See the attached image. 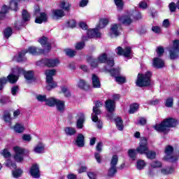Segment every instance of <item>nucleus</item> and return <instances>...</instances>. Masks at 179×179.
<instances>
[{"label": "nucleus", "instance_id": "obj_7", "mask_svg": "<svg viewBox=\"0 0 179 179\" xmlns=\"http://www.w3.org/2000/svg\"><path fill=\"white\" fill-rule=\"evenodd\" d=\"M148 150V140L146 138L143 137L140 141L139 146L136 148V151L140 153V155H146Z\"/></svg>", "mask_w": 179, "mask_h": 179}, {"label": "nucleus", "instance_id": "obj_1", "mask_svg": "<svg viewBox=\"0 0 179 179\" xmlns=\"http://www.w3.org/2000/svg\"><path fill=\"white\" fill-rule=\"evenodd\" d=\"M23 74L27 80H31L33 79V71H24V69L20 67H16L13 70V73L8 75L7 78L3 77L0 78V90L3 89L6 83L9 82L10 83H15L19 79V75Z\"/></svg>", "mask_w": 179, "mask_h": 179}, {"label": "nucleus", "instance_id": "obj_56", "mask_svg": "<svg viewBox=\"0 0 179 179\" xmlns=\"http://www.w3.org/2000/svg\"><path fill=\"white\" fill-rule=\"evenodd\" d=\"M157 54L158 57H162L164 54V49L162 47H158L157 48Z\"/></svg>", "mask_w": 179, "mask_h": 179}, {"label": "nucleus", "instance_id": "obj_62", "mask_svg": "<svg viewBox=\"0 0 179 179\" xmlns=\"http://www.w3.org/2000/svg\"><path fill=\"white\" fill-rule=\"evenodd\" d=\"M152 30L154 33H161L162 29H160V27L155 26L152 27Z\"/></svg>", "mask_w": 179, "mask_h": 179}, {"label": "nucleus", "instance_id": "obj_45", "mask_svg": "<svg viewBox=\"0 0 179 179\" xmlns=\"http://www.w3.org/2000/svg\"><path fill=\"white\" fill-rule=\"evenodd\" d=\"M128 155L129 158L131 159L132 160H135V159H136V151L135 150H129Z\"/></svg>", "mask_w": 179, "mask_h": 179}, {"label": "nucleus", "instance_id": "obj_21", "mask_svg": "<svg viewBox=\"0 0 179 179\" xmlns=\"http://www.w3.org/2000/svg\"><path fill=\"white\" fill-rule=\"evenodd\" d=\"M56 108L59 113H64L65 111V101L57 99L56 102Z\"/></svg>", "mask_w": 179, "mask_h": 179}, {"label": "nucleus", "instance_id": "obj_3", "mask_svg": "<svg viewBox=\"0 0 179 179\" xmlns=\"http://www.w3.org/2000/svg\"><path fill=\"white\" fill-rule=\"evenodd\" d=\"M100 107H103V103L97 101L95 103V106L93 107V113H92V120L93 122H96L97 128L101 129L103 128V122L99 119L97 115L101 114V110H100Z\"/></svg>", "mask_w": 179, "mask_h": 179}, {"label": "nucleus", "instance_id": "obj_5", "mask_svg": "<svg viewBox=\"0 0 179 179\" xmlns=\"http://www.w3.org/2000/svg\"><path fill=\"white\" fill-rule=\"evenodd\" d=\"M27 52L31 54V55H38V54H44V50H40L34 46H31L28 48L27 50H22L18 53V56L17 57V62H22V61H24V59H26L24 55H26Z\"/></svg>", "mask_w": 179, "mask_h": 179}, {"label": "nucleus", "instance_id": "obj_28", "mask_svg": "<svg viewBox=\"0 0 179 179\" xmlns=\"http://www.w3.org/2000/svg\"><path fill=\"white\" fill-rule=\"evenodd\" d=\"M13 129L17 134H22L24 131V126L22 124L17 123L14 127H13Z\"/></svg>", "mask_w": 179, "mask_h": 179}, {"label": "nucleus", "instance_id": "obj_22", "mask_svg": "<svg viewBox=\"0 0 179 179\" xmlns=\"http://www.w3.org/2000/svg\"><path fill=\"white\" fill-rule=\"evenodd\" d=\"M45 146L43 143L39 142L34 148V152L35 153H44Z\"/></svg>", "mask_w": 179, "mask_h": 179}, {"label": "nucleus", "instance_id": "obj_64", "mask_svg": "<svg viewBox=\"0 0 179 179\" xmlns=\"http://www.w3.org/2000/svg\"><path fill=\"white\" fill-rule=\"evenodd\" d=\"M133 16L134 17H135V19H141V17H142V15H141V13H138V11H135L133 13Z\"/></svg>", "mask_w": 179, "mask_h": 179}, {"label": "nucleus", "instance_id": "obj_29", "mask_svg": "<svg viewBox=\"0 0 179 179\" xmlns=\"http://www.w3.org/2000/svg\"><path fill=\"white\" fill-rule=\"evenodd\" d=\"M59 6L64 10L68 11V10H69V9L71 8V3H69V2L63 0V1H60V4Z\"/></svg>", "mask_w": 179, "mask_h": 179}, {"label": "nucleus", "instance_id": "obj_27", "mask_svg": "<svg viewBox=\"0 0 179 179\" xmlns=\"http://www.w3.org/2000/svg\"><path fill=\"white\" fill-rule=\"evenodd\" d=\"M79 89H83V90H87L89 89V84L86 83L84 80H80L77 84Z\"/></svg>", "mask_w": 179, "mask_h": 179}, {"label": "nucleus", "instance_id": "obj_36", "mask_svg": "<svg viewBox=\"0 0 179 179\" xmlns=\"http://www.w3.org/2000/svg\"><path fill=\"white\" fill-rule=\"evenodd\" d=\"M117 173V166H111L110 167L108 176V177H114L115 176V173Z\"/></svg>", "mask_w": 179, "mask_h": 179}, {"label": "nucleus", "instance_id": "obj_8", "mask_svg": "<svg viewBox=\"0 0 179 179\" xmlns=\"http://www.w3.org/2000/svg\"><path fill=\"white\" fill-rule=\"evenodd\" d=\"M115 52L117 55H123V57H126V58H132V49L131 47H126L123 49L119 46L115 50Z\"/></svg>", "mask_w": 179, "mask_h": 179}, {"label": "nucleus", "instance_id": "obj_57", "mask_svg": "<svg viewBox=\"0 0 179 179\" xmlns=\"http://www.w3.org/2000/svg\"><path fill=\"white\" fill-rule=\"evenodd\" d=\"M67 24L69 27L73 29V27L76 26V21H75L74 20H71L67 22Z\"/></svg>", "mask_w": 179, "mask_h": 179}, {"label": "nucleus", "instance_id": "obj_40", "mask_svg": "<svg viewBox=\"0 0 179 179\" xmlns=\"http://www.w3.org/2000/svg\"><path fill=\"white\" fill-rule=\"evenodd\" d=\"M145 166H146V162L144 160L139 159L137 162V169L138 170H143L145 169Z\"/></svg>", "mask_w": 179, "mask_h": 179}, {"label": "nucleus", "instance_id": "obj_16", "mask_svg": "<svg viewBox=\"0 0 179 179\" xmlns=\"http://www.w3.org/2000/svg\"><path fill=\"white\" fill-rule=\"evenodd\" d=\"M31 176L34 177V178H38L40 177V169L38 168V165L34 164L30 169Z\"/></svg>", "mask_w": 179, "mask_h": 179}, {"label": "nucleus", "instance_id": "obj_41", "mask_svg": "<svg viewBox=\"0 0 179 179\" xmlns=\"http://www.w3.org/2000/svg\"><path fill=\"white\" fill-rule=\"evenodd\" d=\"M88 62L90 64L91 66L93 68H96L97 65H99V60L98 59H93V58H90L88 59Z\"/></svg>", "mask_w": 179, "mask_h": 179}, {"label": "nucleus", "instance_id": "obj_42", "mask_svg": "<svg viewBox=\"0 0 179 179\" xmlns=\"http://www.w3.org/2000/svg\"><path fill=\"white\" fill-rule=\"evenodd\" d=\"M106 71H108V72H110L112 76H115V78L120 75V68H118V69H113L112 70L106 69Z\"/></svg>", "mask_w": 179, "mask_h": 179}, {"label": "nucleus", "instance_id": "obj_34", "mask_svg": "<svg viewBox=\"0 0 179 179\" xmlns=\"http://www.w3.org/2000/svg\"><path fill=\"white\" fill-rule=\"evenodd\" d=\"M64 131L66 135H69L70 136L76 134V129L73 127H66Z\"/></svg>", "mask_w": 179, "mask_h": 179}, {"label": "nucleus", "instance_id": "obj_31", "mask_svg": "<svg viewBox=\"0 0 179 179\" xmlns=\"http://www.w3.org/2000/svg\"><path fill=\"white\" fill-rule=\"evenodd\" d=\"M108 24V19L102 18L99 20V24L96 27L97 29H104L105 26Z\"/></svg>", "mask_w": 179, "mask_h": 179}, {"label": "nucleus", "instance_id": "obj_48", "mask_svg": "<svg viewBox=\"0 0 179 179\" xmlns=\"http://www.w3.org/2000/svg\"><path fill=\"white\" fill-rule=\"evenodd\" d=\"M64 52H65L66 55L70 57H75V55H76V51L71 50V49H66L64 50Z\"/></svg>", "mask_w": 179, "mask_h": 179}, {"label": "nucleus", "instance_id": "obj_9", "mask_svg": "<svg viewBox=\"0 0 179 179\" xmlns=\"http://www.w3.org/2000/svg\"><path fill=\"white\" fill-rule=\"evenodd\" d=\"M179 41H173V45L172 47L169 48V55L171 59H177L178 58V52H179Z\"/></svg>", "mask_w": 179, "mask_h": 179}, {"label": "nucleus", "instance_id": "obj_24", "mask_svg": "<svg viewBox=\"0 0 179 179\" xmlns=\"http://www.w3.org/2000/svg\"><path fill=\"white\" fill-rule=\"evenodd\" d=\"M47 14H45V13H41L40 17H37L36 18L35 22L41 24L43 22H47Z\"/></svg>", "mask_w": 179, "mask_h": 179}, {"label": "nucleus", "instance_id": "obj_35", "mask_svg": "<svg viewBox=\"0 0 179 179\" xmlns=\"http://www.w3.org/2000/svg\"><path fill=\"white\" fill-rule=\"evenodd\" d=\"M173 171H174V169L171 167H167L161 169V173L164 176H167V174H171Z\"/></svg>", "mask_w": 179, "mask_h": 179}, {"label": "nucleus", "instance_id": "obj_18", "mask_svg": "<svg viewBox=\"0 0 179 179\" xmlns=\"http://www.w3.org/2000/svg\"><path fill=\"white\" fill-rule=\"evenodd\" d=\"M83 124H85V114L80 113L78 114V119L76 122V128L78 129H82L83 128Z\"/></svg>", "mask_w": 179, "mask_h": 179}, {"label": "nucleus", "instance_id": "obj_50", "mask_svg": "<svg viewBox=\"0 0 179 179\" xmlns=\"http://www.w3.org/2000/svg\"><path fill=\"white\" fill-rule=\"evenodd\" d=\"M22 19L24 22H29L30 20V15L26 10L22 11Z\"/></svg>", "mask_w": 179, "mask_h": 179}, {"label": "nucleus", "instance_id": "obj_53", "mask_svg": "<svg viewBox=\"0 0 179 179\" xmlns=\"http://www.w3.org/2000/svg\"><path fill=\"white\" fill-rule=\"evenodd\" d=\"M115 80L116 82H117V83H125V77H122V76H116L115 77Z\"/></svg>", "mask_w": 179, "mask_h": 179}, {"label": "nucleus", "instance_id": "obj_17", "mask_svg": "<svg viewBox=\"0 0 179 179\" xmlns=\"http://www.w3.org/2000/svg\"><path fill=\"white\" fill-rule=\"evenodd\" d=\"M89 38H93V37H101V34L99 31V29H89L87 32Z\"/></svg>", "mask_w": 179, "mask_h": 179}, {"label": "nucleus", "instance_id": "obj_51", "mask_svg": "<svg viewBox=\"0 0 179 179\" xmlns=\"http://www.w3.org/2000/svg\"><path fill=\"white\" fill-rule=\"evenodd\" d=\"M23 173V171L22 169H17L13 171V176L15 178H17L18 177H20Z\"/></svg>", "mask_w": 179, "mask_h": 179}, {"label": "nucleus", "instance_id": "obj_23", "mask_svg": "<svg viewBox=\"0 0 179 179\" xmlns=\"http://www.w3.org/2000/svg\"><path fill=\"white\" fill-rule=\"evenodd\" d=\"M76 143L77 146H79L80 148L85 146V136H83V134H78Z\"/></svg>", "mask_w": 179, "mask_h": 179}, {"label": "nucleus", "instance_id": "obj_46", "mask_svg": "<svg viewBox=\"0 0 179 179\" xmlns=\"http://www.w3.org/2000/svg\"><path fill=\"white\" fill-rule=\"evenodd\" d=\"M145 155L148 159H150L151 160L156 159V152L153 151H147V152H145Z\"/></svg>", "mask_w": 179, "mask_h": 179}, {"label": "nucleus", "instance_id": "obj_61", "mask_svg": "<svg viewBox=\"0 0 179 179\" xmlns=\"http://www.w3.org/2000/svg\"><path fill=\"white\" fill-rule=\"evenodd\" d=\"M169 6L171 12H176V9H177V6H176V3H171Z\"/></svg>", "mask_w": 179, "mask_h": 179}, {"label": "nucleus", "instance_id": "obj_14", "mask_svg": "<svg viewBox=\"0 0 179 179\" xmlns=\"http://www.w3.org/2000/svg\"><path fill=\"white\" fill-rule=\"evenodd\" d=\"M106 108L108 113H113L115 111V101L112 99H108L105 102Z\"/></svg>", "mask_w": 179, "mask_h": 179}, {"label": "nucleus", "instance_id": "obj_54", "mask_svg": "<svg viewBox=\"0 0 179 179\" xmlns=\"http://www.w3.org/2000/svg\"><path fill=\"white\" fill-rule=\"evenodd\" d=\"M6 166L10 167V169H16V164L13 163L10 160L6 161Z\"/></svg>", "mask_w": 179, "mask_h": 179}, {"label": "nucleus", "instance_id": "obj_6", "mask_svg": "<svg viewBox=\"0 0 179 179\" xmlns=\"http://www.w3.org/2000/svg\"><path fill=\"white\" fill-rule=\"evenodd\" d=\"M174 148L171 145H167L165 148V156L164 157V160L166 162H177L178 160V157L177 155H173Z\"/></svg>", "mask_w": 179, "mask_h": 179}, {"label": "nucleus", "instance_id": "obj_39", "mask_svg": "<svg viewBox=\"0 0 179 179\" xmlns=\"http://www.w3.org/2000/svg\"><path fill=\"white\" fill-rule=\"evenodd\" d=\"M114 2L117 6L118 10H122L124 8V1L122 0H114Z\"/></svg>", "mask_w": 179, "mask_h": 179}, {"label": "nucleus", "instance_id": "obj_52", "mask_svg": "<svg viewBox=\"0 0 179 179\" xmlns=\"http://www.w3.org/2000/svg\"><path fill=\"white\" fill-rule=\"evenodd\" d=\"M36 100H38V101H47V96L45 95H41V94H38L36 96Z\"/></svg>", "mask_w": 179, "mask_h": 179}, {"label": "nucleus", "instance_id": "obj_19", "mask_svg": "<svg viewBox=\"0 0 179 179\" xmlns=\"http://www.w3.org/2000/svg\"><path fill=\"white\" fill-rule=\"evenodd\" d=\"M92 80L93 87H94L95 89H100V87H101L100 79L99 78V76H96V74H92Z\"/></svg>", "mask_w": 179, "mask_h": 179}, {"label": "nucleus", "instance_id": "obj_49", "mask_svg": "<svg viewBox=\"0 0 179 179\" xmlns=\"http://www.w3.org/2000/svg\"><path fill=\"white\" fill-rule=\"evenodd\" d=\"M150 167L152 169H159V168L162 167V162H160L159 161H154L151 163Z\"/></svg>", "mask_w": 179, "mask_h": 179}, {"label": "nucleus", "instance_id": "obj_4", "mask_svg": "<svg viewBox=\"0 0 179 179\" xmlns=\"http://www.w3.org/2000/svg\"><path fill=\"white\" fill-rule=\"evenodd\" d=\"M150 78H152V73L150 71H147L144 74L138 73L136 82V85L138 86V87L150 86L151 82Z\"/></svg>", "mask_w": 179, "mask_h": 179}, {"label": "nucleus", "instance_id": "obj_37", "mask_svg": "<svg viewBox=\"0 0 179 179\" xmlns=\"http://www.w3.org/2000/svg\"><path fill=\"white\" fill-rule=\"evenodd\" d=\"M139 108V104L133 103L130 106V110H129V114H134L136 113V110Z\"/></svg>", "mask_w": 179, "mask_h": 179}, {"label": "nucleus", "instance_id": "obj_33", "mask_svg": "<svg viewBox=\"0 0 179 179\" xmlns=\"http://www.w3.org/2000/svg\"><path fill=\"white\" fill-rule=\"evenodd\" d=\"M52 14L55 17H62L65 16V14L64 13V10H53Z\"/></svg>", "mask_w": 179, "mask_h": 179}, {"label": "nucleus", "instance_id": "obj_30", "mask_svg": "<svg viewBox=\"0 0 179 179\" xmlns=\"http://www.w3.org/2000/svg\"><path fill=\"white\" fill-rule=\"evenodd\" d=\"M57 101H58L57 99L55 98H49L46 99L45 104L46 106H49V107H54V106H56Z\"/></svg>", "mask_w": 179, "mask_h": 179}, {"label": "nucleus", "instance_id": "obj_38", "mask_svg": "<svg viewBox=\"0 0 179 179\" xmlns=\"http://www.w3.org/2000/svg\"><path fill=\"white\" fill-rule=\"evenodd\" d=\"M8 6L6 5H4L1 8V10H0V19H2L3 17H5V15L6 13H8Z\"/></svg>", "mask_w": 179, "mask_h": 179}, {"label": "nucleus", "instance_id": "obj_11", "mask_svg": "<svg viewBox=\"0 0 179 179\" xmlns=\"http://www.w3.org/2000/svg\"><path fill=\"white\" fill-rule=\"evenodd\" d=\"M14 151L15 152V155L14 156L15 160L18 163L23 162V153H24V149L20 147H15Z\"/></svg>", "mask_w": 179, "mask_h": 179}, {"label": "nucleus", "instance_id": "obj_55", "mask_svg": "<svg viewBox=\"0 0 179 179\" xmlns=\"http://www.w3.org/2000/svg\"><path fill=\"white\" fill-rule=\"evenodd\" d=\"M9 98L6 96H3L0 98V106H3V104H6V103H8Z\"/></svg>", "mask_w": 179, "mask_h": 179}, {"label": "nucleus", "instance_id": "obj_63", "mask_svg": "<svg viewBox=\"0 0 179 179\" xmlns=\"http://www.w3.org/2000/svg\"><path fill=\"white\" fill-rule=\"evenodd\" d=\"M17 92H19V87L14 86L11 88V94H13V96H15Z\"/></svg>", "mask_w": 179, "mask_h": 179}, {"label": "nucleus", "instance_id": "obj_32", "mask_svg": "<svg viewBox=\"0 0 179 179\" xmlns=\"http://www.w3.org/2000/svg\"><path fill=\"white\" fill-rule=\"evenodd\" d=\"M116 127L119 131L124 129V124L122 123V119L121 117H117L115 119Z\"/></svg>", "mask_w": 179, "mask_h": 179}, {"label": "nucleus", "instance_id": "obj_44", "mask_svg": "<svg viewBox=\"0 0 179 179\" xmlns=\"http://www.w3.org/2000/svg\"><path fill=\"white\" fill-rule=\"evenodd\" d=\"M12 29L10 28H6L4 31H3V36L5 37V38H8L9 37H10L12 36Z\"/></svg>", "mask_w": 179, "mask_h": 179}, {"label": "nucleus", "instance_id": "obj_10", "mask_svg": "<svg viewBox=\"0 0 179 179\" xmlns=\"http://www.w3.org/2000/svg\"><path fill=\"white\" fill-rule=\"evenodd\" d=\"M98 62H99V64H105V62H106L108 65V66H114V59H108V57H107V54L106 53H102L101 54L98 58Z\"/></svg>", "mask_w": 179, "mask_h": 179}, {"label": "nucleus", "instance_id": "obj_25", "mask_svg": "<svg viewBox=\"0 0 179 179\" xmlns=\"http://www.w3.org/2000/svg\"><path fill=\"white\" fill-rule=\"evenodd\" d=\"M46 75V80H52V76H55V73H57V71L55 69H49L46 70L45 72Z\"/></svg>", "mask_w": 179, "mask_h": 179}, {"label": "nucleus", "instance_id": "obj_43", "mask_svg": "<svg viewBox=\"0 0 179 179\" xmlns=\"http://www.w3.org/2000/svg\"><path fill=\"white\" fill-rule=\"evenodd\" d=\"M117 163H118V156L113 155L110 159V166L117 167Z\"/></svg>", "mask_w": 179, "mask_h": 179}, {"label": "nucleus", "instance_id": "obj_58", "mask_svg": "<svg viewBox=\"0 0 179 179\" xmlns=\"http://www.w3.org/2000/svg\"><path fill=\"white\" fill-rule=\"evenodd\" d=\"M22 140L25 142H30L31 141V136L30 134H24L22 136Z\"/></svg>", "mask_w": 179, "mask_h": 179}, {"label": "nucleus", "instance_id": "obj_47", "mask_svg": "<svg viewBox=\"0 0 179 179\" xmlns=\"http://www.w3.org/2000/svg\"><path fill=\"white\" fill-rule=\"evenodd\" d=\"M173 97H169L165 101V106L166 107L171 108L173 107Z\"/></svg>", "mask_w": 179, "mask_h": 179}, {"label": "nucleus", "instance_id": "obj_26", "mask_svg": "<svg viewBox=\"0 0 179 179\" xmlns=\"http://www.w3.org/2000/svg\"><path fill=\"white\" fill-rule=\"evenodd\" d=\"M46 82H47V86H46L47 90H51L52 89H55V87H57V83L54 81V79L46 80Z\"/></svg>", "mask_w": 179, "mask_h": 179}, {"label": "nucleus", "instance_id": "obj_13", "mask_svg": "<svg viewBox=\"0 0 179 179\" xmlns=\"http://www.w3.org/2000/svg\"><path fill=\"white\" fill-rule=\"evenodd\" d=\"M120 30H121V25L118 24H113L109 32L110 37H117L120 36Z\"/></svg>", "mask_w": 179, "mask_h": 179}, {"label": "nucleus", "instance_id": "obj_59", "mask_svg": "<svg viewBox=\"0 0 179 179\" xmlns=\"http://www.w3.org/2000/svg\"><path fill=\"white\" fill-rule=\"evenodd\" d=\"M1 155L3 157H10V152L7 149H4L1 151Z\"/></svg>", "mask_w": 179, "mask_h": 179}, {"label": "nucleus", "instance_id": "obj_60", "mask_svg": "<svg viewBox=\"0 0 179 179\" xmlns=\"http://www.w3.org/2000/svg\"><path fill=\"white\" fill-rule=\"evenodd\" d=\"M84 47H85V42H80L76 43V50H83Z\"/></svg>", "mask_w": 179, "mask_h": 179}, {"label": "nucleus", "instance_id": "obj_12", "mask_svg": "<svg viewBox=\"0 0 179 179\" xmlns=\"http://www.w3.org/2000/svg\"><path fill=\"white\" fill-rule=\"evenodd\" d=\"M42 62L49 68H54L59 65V60L58 59H44Z\"/></svg>", "mask_w": 179, "mask_h": 179}, {"label": "nucleus", "instance_id": "obj_15", "mask_svg": "<svg viewBox=\"0 0 179 179\" xmlns=\"http://www.w3.org/2000/svg\"><path fill=\"white\" fill-rule=\"evenodd\" d=\"M117 20L126 26H129V24L132 23V19H131V17L129 15L119 16Z\"/></svg>", "mask_w": 179, "mask_h": 179}, {"label": "nucleus", "instance_id": "obj_2", "mask_svg": "<svg viewBox=\"0 0 179 179\" xmlns=\"http://www.w3.org/2000/svg\"><path fill=\"white\" fill-rule=\"evenodd\" d=\"M178 125V121L173 118H168L164 120L159 124L154 126V129L157 132H162L163 134H169V128H173Z\"/></svg>", "mask_w": 179, "mask_h": 179}, {"label": "nucleus", "instance_id": "obj_20", "mask_svg": "<svg viewBox=\"0 0 179 179\" xmlns=\"http://www.w3.org/2000/svg\"><path fill=\"white\" fill-rule=\"evenodd\" d=\"M153 66L155 68H164V61L161 58L159 57H155L153 59V63H152Z\"/></svg>", "mask_w": 179, "mask_h": 179}]
</instances>
